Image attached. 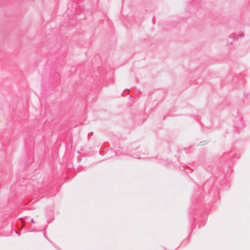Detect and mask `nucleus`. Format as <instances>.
I'll return each mask as SVG.
<instances>
[{"instance_id": "nucleus-1", "label": "nucleus", "mask_w": 250, "mask_h": 250, "mask_svg": "<svg viewBox=\"0 0 250 250\" xmlns=\"http://www.w3.org/2000/svg\"><path fill=\"white\" fill-rule=\"evenodd\" d=\"M30 222H31L32 223H34V220H33V219H31Z\"/></svg>"}, {"instance_id": "nucleus-2", "label": "nucleus", "mask_w": 250, "mask_h": 250, "mask_svg": "<svg viewBox=\"0 0 250 250\" xmlns=\"http://www.w3.org/2000/svg\"><path fill=\"white\" fill-rule=\"evenodd\" d=\"M21 221H22V225H24V224H23V222L22 220H21Z\"/></svg>"}, {"instance_id": "nucleus-3", "label": "nucleus", "mask_w": 250, "mask_h": 250, "mask_svg": "<svg viewBox=\"0 0 250 250\" xmlns=\"http://www.w3.org/2000/svg\"><path fill=\"white\" fill-rule=\"evenodd\" d=\"M21 221H22V225H24V224H23V222L22 220H21Z\"/></svg>"}]
</instances>
